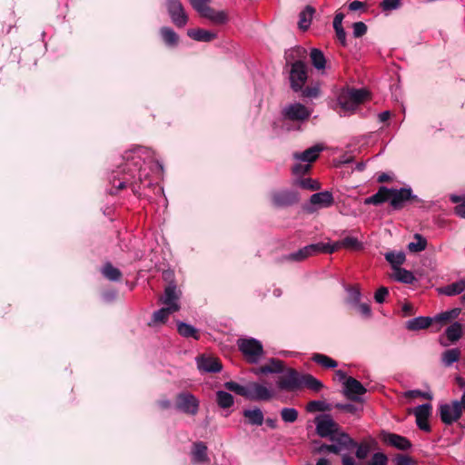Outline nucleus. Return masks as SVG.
Listing matches in <instances>:
<instances>
[{"label":"nucleus","mask_w":465,"mask_h":465,"mask_svg":"<svg viewBox=\"0 0 465 465\" xmlns=\"http://www.w3.org/2000/svg\"><path fill=\"white\" fill-rule=\"evenodd\" d=\"M312 360L326 369H333L338 365L336 361L327 355L321 353H314L312 357Z\"/></svg>","instance_id":"37998d69"},{"label":"nucleus","mask_w":465,"mask_h":465,"mask_svg":"<svg viewBox=\"0 0 465 465\" xmlns=\"http://www.w3.org/2000/svg\"><path fill=\"white\" fill-rule=\"evenodd\" d=\"M224 387L237 395L242 396L244 398L247 397V390H248V384L246 386L240 385L239 383L235 381H226L224 383Z\"/></svg>","instance_id":"de8ad7c7"},{"label":"nucleus","mask_w":465,"mask_h":465,"mask_svg":"<svg viewBox=\"0 0 465 465\" xmlns=\"http://www.w3.org/2000/svg\"><path fill=\"white\" fill-rule=\"evenodd\" d=\"M161 36L168 46H175L178 44L179 36L173 29L168 26H163L160 29Z\"/></svg>","instance_id":"c9c22d12"},{"label":"nucleus","mask_w":465,"mask_h":465,"mask_svg":"<svg viewBox=\"0 0 465 465\" xmlns=\"http://www.w3.org/2000/svg\"><path fill=\"white\" fill-rule=\"evenodd\" d=\"M216 396L217 403L221 408L227 409L233 405L234 400L231 393L224 391H218Z\"/></svg>","instance_id":"a18cd8bd"},{"label":"nucleus","mask_w":465,"mask_h":465,"mask_svg":"<svg viewBox=\"0 0 465 465\" xmlns=\"http://www.w3.org/2000/svg\"><path fill=\"white\" fill-rule=\"evenodd\" d=\"M387 456L381 452L374 453L369 465H387Z\"/></svg>","instance_id":"052dcab7"},{"label":"nucleus","mask_w":465,"mask_h":465,"mask_svg":"<svg viewBox=\"0 0 465 465\" xmlns=\"http://www.w3.org/2000/svg\"><path fill=\"white\" fill-rule=\"evenodd\" d=\"M240 351L250 363H257L263 355V347L261 341L254 338L238 340Z\"/></svg>","instance_id":"39448f33"},{"label":"nucleus","mask_w":465,"mask_h":465,"mask_svg":"<svg viewBox=\"0 0 465 465\" xmlns=\"http://www.w3.org/2000/svg\"><path fill=\"white\" fill-rule=\"evenodd\" d=\"M160 301L165 307H176L178 312L180 310V305L178 302L179 295L176 292V285L173 283L169 284L164 289V294Z\"/></svg>","instance_id":"412c9836"},{"label":"nucleus","mask_w":465,"mask_h":465,"mask_svg":"<svg viewBox=\"0 0 465 465\" xmlns=\"http://www.w3.org/2000/svg\"><path fill=\"white\" fill-rule=\"evenodd\" d=\"M201 16L209 19L211 22L216 25H223L227 22V15L223 11H215L208 5L198 12Z\"/></svg>","instance_id":"a211bd4d"},{"label":"nucleus","mask_w":465,"mask_h":465,"mask_svg":"<svg viewBox=\"0 0 465 465\" xmlns=\"http://www.w3.org/2000/svg\"><path fill=\"white\" fill-rule=\"evenodd\" d=\"M312 114V110L307 108L301 103H293L287 104L282 110L283 119L292 122H303Z\"/></svg>","instance_id":"423d86ee"},{"label":"nucleus","mask_w":465,"mask_h":465,"mask_svg":"<svg viewBox=\"0 0 465 465\" xmlns=\"http://www.w3.org/2000/svg\"><path fill=\"white\" fill-rule=\"evenodd\" d=\"M415 242H411L407 248L411 252H420L426 249L427 247V240L424 236L420 233H415L413 235Z\"/></svg>","instance_id":"4c0bfd02"},{"label":"nucleus","mask_w":465,"mask_h":465,"mask_svg":"<svg viewBox=\"0 0 465 465\" xmlns=\"http://www.w3.org/2000/svg\"><path fill=\"white\" fill-rule=\"evenodd\" d=\"M431 412V405L430 403H424L417 406L413 413L416 418V424L418 428L424 431H430V426L428 422V419Z\"/></svg>","instance_id":"2eb2a0df"},{"label":"nucleus","mask_w":465,"mask_h":465,"mask_svg":"<svg viewBox=\"0 0 465 465\" xmlns=\"http://www.w3.org/2000/svg\"><path fill=\"white\" fill-rule=\"evenodd\" d=\"M177 331L184 338H193L195 340L200 339L198 330L193 325L183 322H177Z\"/></svg>","instance_id":"2f4dec72"},{"label":"nucleus","mask_w":465,"mask_h":465,"mask_svg":"<svg viewBox=\"0 0 465 465\" xmlns=\"http://www.w3.org/2000/svg\"><path fill=\"white\" fill-rule=\"evenodd\" d=\"M283 371V361L272 358L268 364L253 370L255 374L281 373Z\"/></svg>","instance_id":"b1692460"},{"label":"nucleus","mask_w":465,"mask_h":465,"mask_svg":"<svg viewBox=\"0 0 465 465\" xmlns=\"http://www.w3.org/2000/svg\"><path fill=\"white\" fill-rule=\"evenodd\" d=\"M176 408L184 413L194 415L199 409L198 400L189 392H182L177 396Z\"/></svg>","instance_id":"ddd939ff"},{"label":"nucleus","mask_w":465,"mask_h":465,"mask_svg":"<svg viewBox=\"0 0 465 465\" xmlns=\"http://www.w3.org/2000/svg\"><path fill=\"white\" fill-rule=\"evenodd\" d=\"M299 201V195L294 191L284 190L275 192L272 194V203L277 207L292 205Z\"/></svg>","instance_id":"dca6fc26"},{"label":"nucleus","mask_w":465,"mask_h":465,"mask_svg":"<svg viewBox=\"0 0 465 465\" xmlns=\"http://www.w3.org/2000/svg\"><path fill=\"white\" fill-rule=\"evenodd\" d=\"M465 411V391L460 401L455 400L450 403H442L439 407V414L441 421L446 425L456 422Z\"/></svg>","instance_id":"7ed1b4c3"},{"label":"nucleus","mask_w":465,"mask_h":465,"mask_svg":"<svg viewBox=\"0 0 465 465\" xmlns=\"http://www.w3.org/2000/svg\"><path fill=\"white\" fill-rule=\"evenodd\" d=\"M334 245L336 246V250L339 245L351 250H360L362 247V243L355 237H345L341 242H337Z\"/></svg>","instance_id":"49530a36"},{"label":"nucleus","mask_w":465,"mask_h":465,"mask_svg":"<svg viewBox=\"0 0 465 465\" xmlns=\"http://www.w3.org/2000/svg\"><path fill=\"white\" fill-rule=\"evenodd\" d=\"M386 202L391 203V188L386 186H381L376 193L364 200V203L367 205H380Z\"/></svg>","instance_id":"4be33fe9"},{"label":"nucleus","mask_w":465,"mask_h":465,"mask_svg":"<svg viewBox=\"0 0 465 465\" xmlns=\"http://www.w3.org/2000/svg\"><path fill=\"white\" fill-rule=\"evenodd\" d=\"M273 396V391L258 382L248 383L247 397L250 401H269Z\"/></svg>","instance_id":"4468645a"},{"label":"nucleus","mask_w":465,"mask_h":465,"mask_svg":"<svg viewBox=\"0 0 465 465\" xmlns=\"http://www.w3.org/2000/svg\"><path fill=\"white\" fill-rule=\"evenodd\" d=\"M346 292L348 293V297H347L348 303H351L355 306L356 304H358L360 302L361 294L359 287L349 286L346 288Z\"/></svg>","instance_id":"8fccbe9b"},{"label":"nucleus","mask_w":465,"mask_h":465,"mask_svg":"<svg viewBox=\"0 0 465 465\" xmlns=\"http://www.w3.org/2000/svg\"><path fill=\"white\" fill-rule=\"evenodd\" d=\"M450 199L452 203L460 202V203L455 207V213L458 216L465 219V197L462 198L461 196L452 194L450 196Z\"/></svg>","instance_id":"864d4df0"},{"label":"nucleus","mask_w":465,"mask_h":465,"mask_svg":"<svg viewBox=\"0 0 465 465\" xmlns=\"http://www.w3.org/2000/svg\"><path fill=\"white\" fill-rule=\"evenodd\" d=\"M302 376L294 369H288L286 372L280 376L277 381V386L282 391H292L301 388Z\"/></svg>","instance_id":"9d476101"},{"label":"nucleus","mask_w":465,"mask_h":465,"mask_svg":"<svg viewBox=\"0 0 465 465\" xmlns=\"http://www.w3.org/2000/svg\"><path fill=\"white\" fill-rule=\"evenodd\" d=\"M197 367L203 372L216 373L219 372L223 365L217 358L210 356H199L196 358Z\"/></svg>","instance_id":"f3484780"},{"label":"nucleus","mask_w":465,"mask_h":465,"mask_svg":"<svg viewBox=\"0 0 465 465\" xmlns=\"http://www.w3.org/2000/svg\"><path fill=\"white\" fill-rule=\"evenodd\" d=\"M460 351L458 348L446 350L441 354V363L445 367H450L453 363L460 361Z\"/></svg>","instance_id":"7c9ffc66"},{"label":"nucleus","mask_w":465,"mask_h":465,"mask_svg":"<svg viewBox=\"0 0 465 465\" xmlns=\"http://www.w3.org/2000/svg\"><path fill=\"white\" fill-rule=\"evenodd\" d=\"M295 185L300 186L302 189L315 191L320 189V183L311 178L299 179L294 182Z\"/></svg>","instance_id":"3c124183"},{"label":"nucleus","mask_w":465,"mask_h":465,"mask_svg":"<svg viewBox=\"0 0 465 465\" xmlns=\"http://www.w3.org/2000/svg\"><path fill=\"white\" fill-rule=\"evenodd\" d=\"M401 0H383L381 3V7L383 11H391L399 8Z\"/></svg>","instance_id":"680f3d73"},{"label":"nucleus","mask_w":465,"mask_h":465,"mask_svg":"<svg viewBox=\"0 0 465 465\" xmlns=\"http://www.w3.org/2000/svg\"><path fill=\"white\" fill-rule=\"evenodd\" d=\"M392 278L399 282L406 284H412L416 281L414 274L411 271L401 267L393 271Z\"/></svg>","instance_id":"c756f323"},{"label":"nucleus","mask_w":465,"mask_h":465,"mask_svg":"<svg viewBox=\"0 0 465 465\" xmlns=\"http://www.w3.org/2000/svg\"><path fill=\"white\" fill-rule=\"evenodd\" d=\"M187 35L195 41L204 43H209L217 37L215 33L202 28L189 29Z\"/></svg>","instance_id":"393cba45"},{"label":"nucleus","mask_w":465,"mask_h":465,"mask_svg":"<svg viewBox=\"0 0 465 465\" xmlns=\"http://www.w3.org/2000/svg\"><path fill=\"white\" fill-rule=\"evenodd\" d=\"M323 150V146L321 144H315L302 153H294L293 158L299 162H303L306 163H311L314 162L318 157L320 153Z\"/></svg>","instance_id":"6ab92c4d"},{"label":"nucleus","mask_w":465,"mask_h":465,"mask_svg":"<svg viewBox=\"0 0 465 465\" xmlns=\"http://www.w3.org/2000/svg\"><path fill=\"white\" fill-rule=\"evenodd\" d=\"M367 390L356 379L349 377L342 387L343 395L352 401L362 402L361 396L365 394Z\"/></svg>","instance_id":"f8f14e48"},{"label":"nucleus","mask_w":465,"mask_h":465,"mask_svg":"<svg viewBox=\"0 0 465 465\" xmlns=\"http://www.w3.org/2000/svg\"><path fill=\"white\" fill-rule=\"evenodd\" d=\"M409 201L420 202L418 196L413 194L411 187L391 188V206L393 210L402 209Z\"/></svg>","instance_id":"0eeeda50"},{"label":"nucleus","mask_w":465,"mask_h":465,"mask_svg":"<svg viewBox=\"0 0 465 465\" xmlns=\"http://www.w3.org/2000/svg\"><path fill=\"white\" fill-rule=\"evenodd\" d=\"M102 273L106 279L113 282H118L122 278L121 271L114 267L110 262L104 264Z\"/></svg>","instance_id":"79ce46f5"},{"label":"nucleus","mask_w":465,"mask_h":465,"mask_svg":"<svg viewBox=\"0 0 465 465\" xmlns=\"http://www.w3.org/2000/svg\"><path fill=\"white\" fill-rule=\"evenodd\" d=\"M434 322L433 317L419 316L406 322L409 331H420L428 328Z\"/></svg>","instance_id":"a878e982"},{"label":"nucleus","mask_w":465,"mask_h":465,"mask_svg":"<svg viewBox=\"0 0 465 465\" xmlns=\"http://www.w3.org/2000/svg\"><path fill=\"white\" fill-rule=\"evenodd\" d=\"M339 104L344 111H354L358 104H354V102L343 93L338 98Z\"/></svg>","instance_id":"5fc2aeb1"},{"label":"nucleus","mask_w":465,"mask_h":465,"mask_svg":"<svg viewBox=\"0 0 465 465\" xmlns=\"http://www.w3.org/2000/svg\"><path fill=\"white\" fill-rule=\"evenodd\" d=\"M336 450H337L336 448L332 447L331 443V444L322 443L313 449L312 453L322 454V453L330 452V453L334 454V451H336Z\"/></svg>","instance_id":"13d9d810"},{"label":"nucleus","mask_w":465,"mask_h":465,"mask_svg":"<svg viewBox=\"0 0 465 465\" xmlns=\"http://www.w3.org/2000/svg\"><path fill=\"white\" fill-rule=\"evenodd\" d=\"M394 465H414V460L408 455L398 454L394 458Z\"/></svg>","instance_id":"0e129e2a"},{"label":"nucleus","mask_w":465,"mask_h":465,"mask_svg":"<svg viewBox=\"0 0 465 465\" xmlns=\"http://www.w3.org/2000/svg\"><path fill=\"white\" fill-rule=\"evenodd\" d=\"M311 170V164L297 163L292 167V173L295 175H303Z\"/></svg>","instance_id":"e2e57ef3"},{"label":"nucleus","mask_w":465,"mask_h":465,"mask_svg":"<svg viewBox=\"0 0 465 465\" xmlns=\"http://www.w3.org/2000/svg\"><path fill=\"white\" fill-rule=\"evenodd\" d=\"M289 78L291 87L294 92L302 90L307 80V69L305 64L302 61L293 62L292 64Z\"/></svg>","instance_id":"1a4fd4ad"},{"label":"nucleus","mask_w":465,"mask_h":465,"mask_svg":"<svg viewBox=\"0 0 465 465\" xmlns=\"http://www.w3.org/2000/svg\"><path fill=\"white\" fill-rule=\"evenodd\" d=\"M464 290L465 281L460 280L444 287L440 290V292L448 296H453L461 293Z\"/></svg>","instance_id":"a19ab883"},{"label":"nucleus","mask_w":465,"mask_h":465,"mask_svg":"<svg viewBox=\"0 0 465 465\" xmlns=\"http://www.w3.org/2000/svg\"><path fill=\"white\" fill-rule=\"evenodd\" d=\"M358 309V312L365 318H370L371 316V310L368 303H361L355 305Z\"/></svg>","instance_id":"338daca9"},{"label":"nucleus","mask_w":465,"mask_h":465,"mask_svg":"<svg viewBox=\"0 0 465 465\" xmlns=\"http://www.w3.org/2000/svg\"><path fill=\"white\" fill-rule=\"evenodd\" d=\"M445 333L450 341L456 342L462 336V325L455 322L446 329Z\"/></svg>","instance_id":"58836bf2"},{"label":"nucleus","mask_w":465,"mask_h":465,"mask_svg":"<svg viewBox=\"0 0 465 465\" xmlns=\"http://www.w3.org/2000/svg\"><path fill=\"white\" fill-rule=\"evenodd\" d=\"M389 294V290L388 288L386 287H380L375 294H374V299H375V302H378V303H382L384 301H385V298L386 296Z\"/></svg>","instance_id":"69168bd1"},{"label":"nucleus","mask_w":465,"mask_h":465,"mask_svg":"<svg viewBox=\"0 0 465 465\" xmlns=\"http://www.w3.org/2000/svg\"><path fill=\"white\" fill-rule=\"evenodd\" d=\"M336 448L334 454H341L342 465H355L354 459L350 455L357 446V442L346 432L341 430L329 440Z\"/></svg>","instance_id":"f03ea898"},{"label":"nucleus","mask_w":465,"mask_h":465,"mask_svg":"<svg viewBox=\"0 0 465 465\" xmlns=\"http://www.w3.org/2000/svg\"><path fill=\"white\" fill-rule=\"evenodd\" d=\"M384 440L401 450H406L411 447V441L406 437L395 433H388L384 437Z\"/></svg>","instance_id":"5701e85b"},{"label":"nucleus","mask_w":465,"mask_h":465,"mask_svg":"<svg viewBox=\"0 0 465 465\" xmlns=\"http://www.w3.org/2000/svg\"><path fill=\"white\" fill-rule=\"evenodd\" d=\"M307 387L313 391H319L323 388V383L311 374H302L301 388Z\"/></svg>","instance_id":"72a5a7b5"},{"label":"nucleus","mask_w":465,"mask_h":465,"mask_svg":"<svg viewBox=\"0 0 465 465\" xmlns=\"http://www.w3.org/2000/svg\"><path fill=\"white\" fill-rule=\"evenodd\" d=\"M148 153L143 147H136L127 151L123 155L124 163L118 166V170L114 172L111 178V183L116 191L124 189L131 179H134L140 173L144 163L143 154Z\"/></svg>","instance_id":"f257e3e1"},{"label":"nucleus","mask_w":465,"mask_h":465,"mask_svg":"<svg viewBox=\"0 0 465 465\" xmlns=\"http://www.w3.org/2000/svg\"><path fill=\"white\" fill-rule=\"evenodd\" d=\"M316 432L322 438L330 440L341 429L330 415H322L315 419Z\"/></svg>","instance_id":"6e6552de"},{"label":"nucleus","mask_w":465,"mask_h":465,"mask_svg":"<svg viewBox=\"0 0 465 465\" xmlns=\"http://www.w3.org/2000/svg\"><path fill=\"white\" fill-rule=\"evenodd\" d=\"M175 312H177L176 307H165L164 306L153 312L152 321H153V324L163 323L167 321L169 316Z\"/></svg>","instance_id":"f704fd0d"},{"label":"nucleus","mask_w":465,"mask_h":465,"mask_svg":"<svg viewBox=\"0 0 465 465\" xmlns=\"http://www.w3.org/2000/svg\"><path fill=\"white\" fill-rule=\"evenodd\" d=\"M298 411L294 408H282L281 410V418L284 422L292 423L298 419Z\"/></svg>","instance_id":"09e8293b"},{"label":"nucleus","mask_w":465,"mask_h":465,"mask_svg":"<svg viewBox=\"0 0 465 465\" xmlns=\"http://www.w3.org/2000/svg\"><path fill=\"white\" fill-rule=\"evenodd\" d=\"M335 408L353 415H357L362 411L361 407H358L351 403H336Z\"/></svg>","instance_id":"6e6d98bb"},{"label":"nucleus","mask_w":465,"mask_h":465,"mask_svg":"<svg viewBox=\"0 0 465 465\" xmlns=\"http://www.w3.org/2000/svg\"><path fill=\"white\" fill-rule=\"evenodd\" d=\"M302 96L308 97V98H315L320 94V89L317 86L313 87H306L305 89H302Z\"/></svg>","instance_id":"774afa93"},{"label":"nucleus","mask_w":465,"mask_h":465,"mask_svg":"<svg viewBox=\"0 0 465 465\" xmlns=\"http://www.w3.org/2000/svg\"><path fill=\"white\" fill-rule=\"evenodd\" d=\"M192 460L194 463H201L208 460L207 447L203 442L200 441L194 443L192 451Z\"/></svg>","instance_id":"c85d7f7f"},{"label":"nucleus","mask_w":465,"mask_h":465,"mask_svg":"<svg viewBox=\"0 0 465 465\" xmlns=\"http://www.w3.org/2000/svg\"><path fill=\"white\" fill-rule=\"evenodd\" d=\"M336 251L335 245H331L330 243H312L303 248L298 250L297 252H292L285 256V260L292 262H302L307 259L310 256H312L317 253H333Z\"/></svg>","instance_id":"20e7f679"},{"label":"nucleus","mask_w":465,"mask_h":465,"mask_svg":"<svg viewBox=\"0 0 465 465\" xmlns=\"http://www.w3.org/2000/svg\"><path fill=\"white\" fill-rule=\"evenodd\" d=\"M315 9L312 5H307L299 15V28L305 31L312 23Z\"/></svg>","instance_id":"cd10ccee"},{"label":"nucleus","mask_w":465,"mask_h":465,"mask_svg":"<svg viewBox=\"0 0 465 465\" xmlns=\"http://www.w3.org/2000/svg\"><path fill=\"white\" fill-rule=\"evenodd\" d=\"M355 455L359 460L367 458L370 453V446L366 443H357Z\"/></svg>","instance_id":"4d7b16f0"},{"label":"nucleus","mask_w":465,"mask_h":465,"mask_svg":"<svg viewBox=\"0 0 465 465\" xmlns=\"http://www.w3.org/2000/svg\"><path fill=\"white\" fill-rule=\"evenodd\" d=\"M386 261L391 265L394 271L405 262L406 256L403 252H388L385 253Z\"/></svg>","instance_id":"473e14b6"},{"label":"nucleus","mask_w":465,"mask_h":465,"mask_svg":"<svg viewBox=\"0 0 465 465\" xmlns=\"http://www.w3.org/2000/svg\"><path fill=\"white\" fill-rule=\"evenodd\" d=\"M330 410V405L323 401H312L308 402L306 411L308 412L325 411Z\"/></svg>","instance_id":"603ef678"},{"label":"nucleus","mask_w":465,"mask_h":465,"mask_svg":"<svg viewBox=\"0 0 465 465\" xmlns=\"http://www.w3.org/2000/svg\"><path fill=\"white\" fill-rule=\"evenodd\" d=\"M310 203L318 208H328L333 204L334 199L330 191H323L313 193L310 198Z\"/></svg>","instance_id":"aec40b11"},{"label":"nucleus","mask_w":465,"mask_h":465,"mask_svg":"<svg viewBox=\"0 0 465 465\" xmlns=\"http://www.w3.org/2000/svg\"><path fill=\"white\" fill-rule=\"evenodd\" d=\"M311 61L312 65L318 69L322 70L326 65V59L323 53L317 48H312L310 54Z\"/></svg>","instance_id":"e433bc0d"},{"label":"nucleus","mask_w":465,"mask_h":465,"mask_svg":"<svg viewBox=\"0 0 465 465\" xmlns=\"http://www.w3.org/2000/svg\"><path fill=\"white\" fill-rule=\"evenodd\" d=\"M353 36L356 38L361 37L367 32V26L363 22H356L352 25Z\"/></svg>","instance_id":"bf43d9fd"},{"label":"nucleus","mask_w":465,"mask_h":465,"mask_svg":"<svg viewBox=\"0 0 465 465\" xmlns=\"http://www.w3.org/2000/svg\"><path fill=\"white\" fill-rule=\"evenodd\" d=\"M349 99L352 100L354 104H361L368 96L367 90L361 88V89H350L346 93H344Z\"/></svg>","instance_id":"c03bdc74"},{"label":"nucleus","mask_w":465,"mask_h":465,"mask_svg":"<svg viewBox=\"0 0 465 465\" xmlns=\"http://www.w3.org/2000/svg\"><path fill=\"white\" fill-rule=\"evenodd\" d=\"M243 416L251 425L261 426L264 421V416L260 408L255 407L252 410H244Z\"/></svg>","instance_id":"bb28decb"},{"label":"nucleus","mask_w":465,"mask_h":465,"mask_svg":"<svg viewBox=\"0 0 465 465\" xmlns=\"http://www.w3.org/2000/svg\"><path fill=\"white\" fill-rule=\"evenodd\" d=\"M166 7L173 25L177 27H184L188 22V15L180 0H167Z\"/></svg>","instance_id":"9b49d317"},{"label":"nucleus","mask_w":465,"mask_h":465,"mask_svg":"<svg viewBox=\"0 0 465 465\" xmlns=\"http://www.w3.org/2000/svg\"><path fill=\"white\" fill-rule=\"evenodd\" d=\"M460 313V308H454L450 311L440 312L433 317L434 322L440 323H447L448 322L456 319Z\"/></svg>","instance_id":"ea45409f"}]
</instances>
